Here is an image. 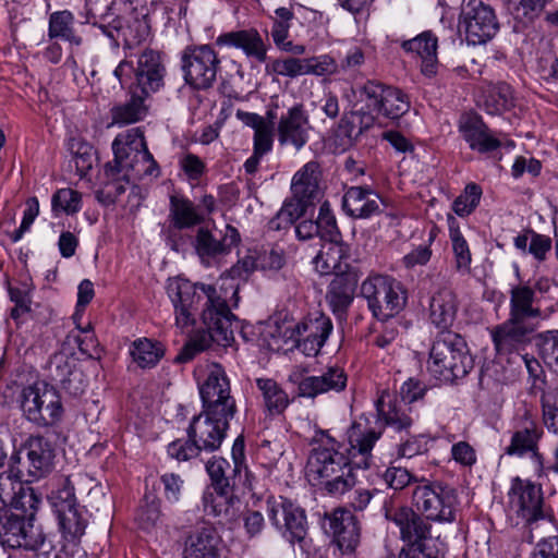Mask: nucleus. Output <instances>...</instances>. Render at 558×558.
Wrapping results in <instances>:
<instances>
[{"mask_svg": "<svg viewBox=\"0 0 558 558\" xmlns=\"http://www.w3.org/2000/svg\"><path fill=\"white\" fill-rule=\"evenodd\" d=\"M167 293L174 310L175 326L185 331L199 316L208 329L213 342L228 347L234 340L239 322L231 313L225 298L213 286L193 283L184 278H172Z\"/></svg>", "mask_w": 558, "mask_h": 558, "instance_id": "nucleus-1", "label": "nucleus"}, {"mask_svg": "<svg viewBox=\"0 0 558 558\" xmlns=\"http://www.w3.org/2000/svg\"><path fill=\"white\" fill-rule=\"evenodd\" d=\"M537 290L546 292L547 281L541 279L534 286L530 280L510 284L508 318L490 331L498 353L518 351L530 342L531 335L537 329L538 320L543 319Z\"/></svg>", "mask_w": 558, "mask_h": 558, "instance_id": "nucleus-2", "label": "nucleus"}, {"mask_svg": "<svg viewBox=\"0 0 558 558\" xmlns=\"http://www.w3.org/2000/svg\"><path fill=\"white\" fill-rule=\"evenodd\" d=\"M473 366L463 338L452 331L440 332L430 348L428 373L440 381L452 383L465 377Z\"/></svg>", "mask_w": 558, "mask_h": 558, "instance_id": "nucleus-3", "label": "nucleus"}, {"mask_svg": "<svg viewBox=\"0 0 558 558\" xmlns=\"http://www.w3.org/2000/svg\"><path fill=\"white\" fill-rule=\"evenodd\" d=\"M112 150L113 163L106 165L108 175L123 170H131L133 180L145 175H159V167L147 148L141 128H132L118 134L112 142Z\"/></svg>", "mask_w": 558, "mask_h": 558, "instance_id": "nucleus-4", "label": "nucleus"}, {"mask_svg": "<svg viewBox=\"0 0 558 558\" xmlns=\"http://www.w3.org/2000/svg\"><path fill=\"white\" fill-rule=\"evenodd\" d=\"M56 514L59 531L66 549L75 551L88 524L86 510L81 507L75 497L74 486L66 477L63 484L49 497Z\"/></svg>", "mask_w": 558, "mask_h": 558, "instance_id": "nucleus-5", "label": "nucleus"}, {"mask_svg": "<svg viewBox=\"0 0 558 558\" xmlns=\"http://www.w3.org/2000/svg\"><path fill=\"white\" fill-rule=\"evenodd\" d=\"M16 401L23 416L38 426H51L62 418L61 397L53 386L45 381L21 387Z\"/></svg>", "mask_w": 558, "mask_h": 558, "instance_id": "nucleus-6", "label": "nucleus"}, {"mask_svg": "<svg viewBox=\"0 0 558 558\" xmlns=\"http://www.w3.org/2000/svg\"><path fill=\"white\" fill-rule=\"evenodd\" d=\"M132 54H126L113 71L114 77L122 87L129 84L144 95L149 96L156 93L163 85L165 66L161 63L160 54L154 50H144L137 57V66L129 60Z\"/></svg>", "mask_w": 558, "mask_h": 558, "instance_id": "nucleus-7", "label": "nucleus"}, {"mask_svg": "<svg viewBox=\"0 0 558 558\" xmlns=\"http://www.w3.org/2000/svg\"><path fill=\"white\" fill-rule=\"evenodd\" d=\"M368 308L378 320L395 318L407 304V290L396 278L387 275L368 277L361 286Z\"/></svg>", "mask_w": 558, "mask_h": 558, "instance_id": "nucleus-8", "label": "nucleus"}, {"mask_svg": "<svg viewBox=\"0 0 558 558\" xmlns=\"http://www.w3.org/2000/svg\"><path fill=\"white\" fill-rule=\"evenodd\" d=\"M413 505L425 519L438 523L456 521L458 495L454 488L439 482L422 481L412 494Z\"/></svg>", "mask_w": 558, "mask_h": 558, "instance_id": "nucleus-9", "label": "nucleus"}, {"mask_svg": "<svg viewBox=\"0 0 558 558\" xmlns=\"http://www.w3.org/2000/svg\"><path fill=\"white\" fill-rule=\"evenodd\" d=\"M233 468H231L228 460L221 457H213L206 463V471L211 480L215 490L219 494L217 499L213 500L210 505V512L215 515H220L222 510L220 508L221 500L226 499L231 486L235 484V478H241L242 471L245 473L244 484L253 489L252 475L247 468L244 465V442L236 439L232 447Z\"/></svg>", "mask_w": 558, "mask_h": 558, "instance_id": "nucleus-10", "label": "nucleus"}, {"mask_svg": "<svg viewBox=\"0 0 558 558\" xmlns=\"http://www.w3.org/2000/svg\"><path fill=\"white\" fill-rule=\"evenodd\" d=\"M0 544L3 548H23L39 554H47L53 548L43 527L23 519L19 513H11L0 520Z\"/></svg>", "mask_w": 558, "mask_h": 558, "instance_id": "nucleus-11", "label": "nucleus"}, {"mask_svg": "<svg viewBox=\"0 0 558 558\" xmlns=\"http://www.w3.org/2000/svg\"><path fill=\"white\" fill-rule=\"evenodd\" d=\"M203 410L213 415L236 413V403L231 396L230 380L225 368L218 363H210L205 368V376L198 383Z\"/></svg>", "mask_w": 558, "mask_h": 558, "instance_id": "nucleus-12", "label": "nucleus"}, {"mask_svg": "<svg viewBox=\"0 0 558 558\" xmlns=\"http://www.w3.org/2000/svg\"><path fill=\"white\" fill-rule=\"evenodd\" d=\"M459 29L464 33L469 45H482L499 31L494 9L483 0H468L462 4Z\"/></svg>", "mask_w": 558, "mask_h": 558, "instance_id": "nucleus-13", "label": "nucleus"}, {"mask_svg": "<svg viewBox=\"0 0 558 558\" xmlns=\"http://www.w3.org/2000/svg\"><path fill=\"white\" fill-rule=\"evenodd\" d=\"M185 82L196 89H206L216 82L220 59L209 45L189 46L182 57Z\"/></svg>", "mask_w": 558, "mask_h": 558, "instance_id": "nucleus-14", "label": "nucleus"}, {"mask_svg": "<svg viewBox=\"0 0 558 558\" xmlns=\"http://www.w3.org/2000/svg\"><path fill=\"white\" fill-rule=\"evenodd\" d=\"M265 73L269 76L295 78L303 75L330 76L338 74V62L330 54L308 58L288 57L266 63Z\"/></svg>", "mask_w": 558, "mask_h": 558, "instance_id": "nucleus-15", "label": "nucleus"}, {"mask_svg": "<svg viewBox=\"0 0 558 558\" xmlns=\"http://www.w3.org/2000/svg\"><path fill=\"white\" fill-rule=\"evenodd\" d=\"M314 447L308 456L306 473L308 477L323 481L351 459L339 451V444L325 430H316L312 438Z\"/></svg>", "mask_w": 558, "mask_h": 558, "instance_id": "nucleus-16", "label": "nucleus"}, {"mask_svg": "<svg viewBox=\"0 0 558 558\" xmlns=\"http://www.w3.org/2000/svg\"><path fill=\"white\" fill-rule=\"evenodd\" d=\"M365 109H373L389 119H398L409 111L410 102L400 89L368 81L360 89Z\"/></svg>", "mask_w": 558, "mask_h": 558, "instance_id": "nucleus-17", "label": "nucleus"}, {"mask_svg": "<svg viewBox=\"0 0 558 558\" xmlns=\"http://www.w3.org/2000/svg\"><path fill=\"white\" fill-rule=\"evenodd\" d=\"M267 513L272 525L290 542H302L307 533L304 510L290 500L279 497L267 500Z\"/></svg>", "mask_w": 558, "mask_h": 558, "instance_id": "nucleus-18", "label": "nucleus"}, {"mask_svg": "<svg viewBox=\"0 0 558 558\" xmlns=\"http://www.w3.org/2000/svg\"><path fill=\"white\" fill-rule=\"evenodd\" d=\"M234 415L223 412L221 415H213L208 410L202 409L198 415L193 416L186 430L187 436L193 437L203 451H216L226 438L230 421Z\"/></svg>", "mask_w": 558, "mask_h": 558, "instance_id": "nucleus-19", "label": "nucleus"}, {"mask_svg": "<svg viewBox=\"0 0 558 558\" xmlns=\"http://www.w3.org/2000/svg\"><path fill=\"white\" fill-rule=\"evenodd\" d=\"M385 518L395 523L400 531L401 539L408 544L430 545L432 525L420 512L403 506L399 508L384 506Z\"/></svg>", "mask_w": 558, "mask_h": 558, "instance_id": "nucleus-20", "label": "nucleus"}, {"mask_svg": "<svg viewBox=\"0 0 558 558\" xmlns=\"http://www.w3.org/2000/svg\"><path fill=\"white\" fill-rule=\"evenodd\" d=\"M240 242L239 231L230 226L226 230L210 231L206 228H199L196 232L193 246L201 262L210 266L216 259L230 253L231 248Z\"/></svg>", "mask_w": 558, "mask_h": 558, "instance_id": "nucleus-21", "label": "nucleus"}, {"mask_svg": "<svg viewBox=\"0 0 558 558\" xmlns=\"http://www.w3.org/2000/svg\"><path fill=\"white\" fill-rule=\"evenodd\" d=\"M332 331V322L325 314L310 313L295 327L296 348L306 356H315Z\"/></svg>", "mask_w": 558, "mask_h": 558, "instance_id": "nucleus-22", "label": "nucleus"}, {"mask_svg": "<svg viewBox=\"0 0 558 558\" xmlns=\"http://www.w3.org/2000/svg\"><path fill=\"white\" fill-rule=\"evenodd\" d=\"M312 125L303 105L296 104L283 112L276 128L277 138L281 146L302 149L308 142Z\"/></svg>", "mask_w": 558, "mask_h": 558, "instance_id": "nucleus-23", "label": "nucleus"}, {"mask_svg": "<svg viewBox=\"0 0 558 558\" xmlns=\"http://www.w3.org/2000/svg\"><path fill=\"white\" fill-rule=\"evenodd\" d=\"M325 530L343 555L353 554L360 544V525L355 517L344 508L335 509L325 515Z\"/></svg>", "mask_w": 558, "mask_h": 558, "instance_id": "nucleus-24", "label": "nucleus"}, {"mask_svg": "<svg viewBox=\"0 0 558 558\" xmlns=\"http://www.w3.org/2000/svg\"><path fill=\"white\" fill-rule=\"evenodd\" d=\"M25 452V468L31 481L47 476L54 468L56 447L41 435L31 436L20 453Z\"/></svg>", "mask_w": 558, "mask_h": 558, "instance_id": "nucleus-25", "label": "nucleus"}, {"mask_svg": "<svg viewBox=\"0 0 558 558\" xmlns=\"http://www.w3.org/2000/svg\"><path fill=\"white\" fill-rule=\"evenodd\" d=\"M459 132L470 148L481 154L496 150L501 145L476 113H465L460 118Z\"/></svg>", "mask_w": 558, "mask_h": 558, "instance_id": "nucleus-26", "label": "nucleus"}, {"mask_svg": "<svg viewBox=\"0 0 558 558\" xmlns=\"http://www.w3.org/2000/svg\"><path fill=\"white\" fill-rule=\"evenodd\" d=\"M216 45L241 49L247 58H253L260 63L267 60V45L255 28L220 34L216 39Z\"/></svg>", "mask_w": 558, "mask_h": 558, "instance_id": "nucleus-27", "label": "nucleus"}, {"mask_svg": "<svg viewBox=\"0 0 558 558\" xmlns=\"http://www.w3.org/2000/svg\"><path fill=\"white\" fill-rule=\"evenodd\" d=\"M347 374L339 366H330L320 375L307 376L300 380L298 393L304 398H315L330 391L340 392L347 386Z\"/></svg>", "mask_w": 558, "mask_h": 558, "instance_id": "nucleus-28", "label": "nucleus"}, {"mask_svg": "<svg viewBox=\"0 0 558 558\" xmlns=\"http://www.w3.org/2000/svg\"><path fill=\"white\" fill-rule=\"evenodd\" d=\"M50 375L72 396H81L87 388L83 371L64 354H56L50 361Z\"/></svg>", "mask_w": 558, "mask_h": 558, "instance_id": "nucleus-29", "label": "nucleus"}, {"mask_svg": "<svg viewBox=\"0 0 558 558\" xmlns=\"http://www.w3.org/2000/svg\"><path fill=\"white\" fill-rule=\"evenodd\" d=\"M184 558H225L220 537L211 526L193 531L185 541Z\"/></svg>", "mask_w": 558, "mask_h": 558, "instance_id": "nucleus-30", "label": "nucleus"}, {"mask_svg": "<svg viewBox=\"0 0 558 558\" xmlns=\"http://www.w3.org/2000/svg\"><path fill=\"white\" fill-rule=\"evenodd\" d=\"M380 197L371 189L363 186L350 187L342 201L344 211L359 219H366L380 213Z\"/></svg>", "mask_w": 558, "mask_h": 558, "instance_id": "nucleus-31", "label": "nucleus"}, {"mask_svg": "<svg viewBox=\"0 0 558 558\" xmlns=\"http://www.w3.org/2000/svg\"><path fill=\"white\" fill-rule=\"evenodd\" d=\"M457 311V296L450 289H439L432 295L429 301V319L441 332L450 331L449 328L453 325Z\"/></svg>", "mask_w": 558, "mask_h": 558, "instance_id": "nucleus-32", "label": "nucleus"}, {"mask_svg": "<svg viewBox=\"0 0 558 558\" xmlns=\"http://www.w3.org/2000/svg\"><path fill=\"white\" fill-rule=\"evenodd\" d=\"M511 504L526 521H534L542 517L541 488L531 483L519 482L513 486Z\"/></svg>", "mask_w": 558, "mask_h": 558, "instance_id": "nucleus-33", "label": "nucleus"}, {"mask_svg": "<svg viewBox=\"0 0 558 558\" xmlns=\"http://www.w3.org/2000/svg\"><path fill=\"white\" fill-rule=\"evenodd\" d=\"M357 283L356 272L349 270L333 277L329 284L326 299L337 315H342L353 301L354 289Z\"/></svg>", "mask_w": 558, "mask_h": 558, "instance_id": "nucleus-34", "label": "nucleus"}, {"mask_svg": "<svg viewBox=\"0 0 558 558\" xmlns=\"http://www.w3.org/2000/svg\"><path fill=\"white\" fill-rule=\"evenodd\" d=\"M377 424L403 430L412 425V418L399 407L393 393L384 390L376 400Z\"/></svg>", "mask_w": 558, "mask_h": 558, "instance_id": "nucleus-35", "label": "nucleus"}, {"mask_svg": "<svg viewBox=\"0 0 558 558\" xmlns=\"http://www.w3.org/2000/svg\"><path fill=\"white\" fill-rule=\"evenodd\" d=\"M404 50L415 52L421 59V70L426 76H433L437 72V38L430 33H423L413 39L402 44Z\"/></svg>", "mask_w": 558, "mask_h": 558, "instance_id": "nucleus-36", "label": "nucleus"}, {"mask_svg": "<svg viewBox=\"0 0 558 558\" xmlns=\"http://www.w3.org/2000/svg\"><path fill=\"white\" fill-rule=\"evenodd\" d=\"M344 248L340 242H329L323 245L322 250L314 257L313 264L315 270L322 275H342L352 270L350 265L343 262Z\"/></svg>", "mask_w": 558, "mask_h": 558, "instance_id": "nucleus-37", "label": "nucleus"}, {"mask_svg": "<svg viewBox=\"0 0 558 558\" xmlns=\"http://www.w3.org/2000/svg\"><path fill=\"white\" fill-rule=\"evenodd\" d=\"M318 169L316 162L310 161L293 175L291 190L294 198L314 203L319 197Z\"/></svg>", "mask_w": 558, "mask_h": 558, "instance_id": "nucleus-38", "label": "nucleus"}, {"mask_svg": "<svg viewBox=\"0 0 558 558\" xmlns=\"http://www.w3.org/2000/svg\"><path fill=\"white\" fill-rule=\"evenodd\" d=\"M256 386L262 395L265 411L270 416L282 414L290 404V398L283 388L271 378H257Z\"/></svg>", "mask_w": 558, "mask_h": 558, "instance_id": "nucleus-39", "label": "nucleus"}, {"mask_svg": "<svg viewBox=\"0 0 558 558\" xmlns=\"http://www.w3.org/2000/svg\"><path fill=\"white\" fill-rule=\"evenodd\" d=\"M40 502V495L33 487L24 486L15 481L14 493L9 499V505L14 510L13 513H19L23 519L35 523V515Z\"/></svg>", "mask_w": 558, "mask_h": 558, "instance_id": "nucleus-40", "label": "nucleus"}, {"mask_svg": "<svg viewBox=\"0 0 558 558\" xmlns=\"http://www.w3.org/2000/svg\"><path fill=\"white\" fill-rule=\"evenodd\" d=\"M74 15L69 10L56 11L49 15L48 37L50 39L60 38L70 45L81 46L82 36L74 31Z\"/></svg>", "mask_w": 558, "mask_h": 558, "instance_id": "nucleus-41", "label": "nucleus"}, {"mask_svg": "<svg viewBox=\"0 0 558 558\" xmlns=\"http://www.w3.org/2000/svg\"><path fill=\"white\" fill-rule=\"evenodd\" d=\"M359 468L356 462L351 460L340 466L338 471H333L322 481L324 489L328 495L339 498L350 488H354L357 484L355 469Z\"/></svg>", "mask_w": 558, "mask_h": 558, "instance_id": "nucleus-42", "label": "nucleus"}, {"mask_svg": "<svg viewBox=\"0 0 558 558\" xmlns=\"http://www.w3.org/2000/svg\"><path fill=\"white\" fill-rule=\"evenodd\" d=\"M106 36L117 41L116 34L121 35L124 40V47L131 48L133 44L140 43L147 35V24L145 21L136 20V28L133 32L132 27L124 26L121 17H116L108 24L94 23ZM118 45V43H116Z\"/></svg>", "mask_w": 558, "mask_h": 558, "instance_id": "nucleus-43", "label": "nucleus"}, {"mask_svg": "<svg viewBox=\"0 0 558 558\" xmlns=\"http://www.w3.org/2000/svg\"><path fill=\"white\" fill-rule=\"evenodd\" d=\"M169 218L177 229L194 227L199 225L204 219L190 199L175 195L170 197Z\"/></svg>", "mask_w": 558, "mask_h": 558, "instance_id": "nucleus-44", "label": "nucleus"}, {"mask_svg": "<svg viewBox=\"0 0 558 558\" xmlns=\"http://www.w3.org/2000/svg\"><path fill=\"white\" fill-rule=\"evenodd\" d=\"M541 435L542 432L534 422H526L522 428L513 433L510 445L506 448V453L519 457L527 452L536 453Z\"/></svg>", "mask_w": 558, "mask_h": 558, "instance_id": "nucleus-45", "label": "nucleus"}, {"mask_svg": "<svg viewBox=\"0 0 558 558\" xmlns=\"http://www.w3.org/2000/svg\"><path fill=\"white\" fill-rule=\"evenodd\" d=\"M131 97L123 104L112 108V121L116 124H131L142 120L146 114V107L144 100L147 95H144L133 88H130Z\"/></svg>", "mask_w": 558, "mask_h": 558, "instance_id": "nucleus-46", "label": "nucleus"}, {"mask_svg": "<svg viewBox=\"0 0 558 558\" xmlns=\"http://www.w3.org/2000/svg\"><path fill=\"white\" fill-rule=\"evenodd\" d=\"M449 238L452 245V252L456 262V269L459 272L466 274L471 269L472 254L470 246L459 225L452 215H448Z\"/></svg>", "mask_w": 558, "mask_h": 558, "instance_id": "nucleus-47", "label": "nucleus"}, {"mask_svg": "<svg viewBox=\"0 0 558 558\" xmlns=\"http://www.w3.org/2000/svg\"><path fill=\"white\" fill-rule=\"evenodd\" d=\"M357 427L356 425L352 426L349 436L350 445L353 451L361 454V460L356 462V465L366 469L369 465L371 451L383 434V427L378 425V428H367L359 434L356 433Z\"/></svg>", "mask_w": 558, "mask_h": 558, "instance_id": "nucleus-48", "label": "nucleus"}, {"mask_svg": "<svg viewBox=\"0 0 558 558\" xmlns=\"http://www.w3.org/2000/svg\"><path fill=\"white\" fill-rule=\"evenodd\" d=\"M130 353L140 367L147 368L157 365L165 350L161 343L143 338L133 342Z\"/></svg>", "mask_w": 558, "mask_h": 558, "instance_id": "nucleus-49", "label": "nucleus"}, {"mask_svg": "<svg viewBox=\"0 0 558 558\" xmlns=\"http://www.w3.org/2000/svg\"><path fill=\"white\" fill-rule=\"evenodd\" d=\"M535 339L544 363L558 373V329L539 332Z\"/></svg>", "mask_w": 558, "mask_h": 558, "instance_id": "nucleus-50", "label": "nucleus"}, {"mask_svg": "<svg viewBox=\"0 0 558 558\" xmlns=\"http://www.w3.org/2000/svg\"><path fill=\"white\" fill-rule=\"evenodd\" d=\"M374 112L376 111L373 109L365 110L364 108H361L342 119V123L348 128V136L350 138H356L363 132L369 130L376 122Z\"/></svg>", "mask_w": 558, "mask_h": 558, "instance_id": "nucleus-51", "label": "nucleus"}, {"mask_svg": "<svg viewBox=\"0 0 558 558\" xmlns=\"http://www.w3.org/2000/svg\"><path fill=\"white\" fill-rule=\"evenodd\" d=\"M487 112L497 114L513 106V93L511 87L506 83H499L489 92L486 101Z\"/></svg>", "mask_w": 558, "mask_h": 558, "instance_id": "nucleus-52", "label": "nucleus"}, {"mask_svg": "<svg viewBox=\"0 0 558 558\" xmlns=\"http://www.w3.org/2000/svg\"><path fill=\"white\" fill-rule=\"evenodd\" d=\"M318 227L319 238L328 242H340V231L338 229L336 217L331 211L328 202H324L319 207L318 217L315 220Z\"/></svg>", "mask_w": 558, "mask_h": 558, "instance_id": "nucleus-53", "label": "nucleus"}, {"mask_svg": "<svg viewBox=\"0 0 558 558\" xmlns=\"http://www.w3.org/2000/svg\"><path fill=\"white\" fill-rule=\"evenodd\" d=\"M551 0H510L509 10L515 20L532 22Z\"/></svg>", "mask_w": 558, "mask_h": 558, "instance_id": "nucleus-54", "label": "nucleus"}, {"mask_svg": "<svg viewBox=\"0 0 558 558\" xmlns=\"http://www.w3.org/2000/svg\"><path fill=\"white\" fill-rule=\"evenodd\" d=\"M202 448L193 437L187 439H175L167 446V453L171 459L179 462L190 461L202 452Z\"/></svg>", "mask_w": 558, "mask_h": 558, "instance_id": "nucleus-55", "label": "nucleus"}, {"mask_svg": "<svg viewBox=\"0 0 558 558\" xmlns=\"http://www.w3.org/2000/svg\"><path fill=\"white\" fill-rule=\"evenodd\" d=\"M481 196L482 190L478 185L474 183L468 184L464 193L454 199L452 205L453 211L460 217L470 215L478 205Z\"/></svg>", "mask_w": 558, "mask_h": 558, "instance_id": "nucleus-56", "label": "nucleus"}, {"mask_svg": "<svg viewBox=\"0 0 558 558\" xmlns=\"http://www.w3.org/2000/svg\"><path fill=\"white\" fill-rule=\"evenodd\" d=\"M267 117L269 120L276 118L272 111L267 112ZM274 146V125L271 121H265L262 125H259L256 130H254L253 136V149L262 153L268 154L271 151Z\"/></svg>", "mask_w": 558, "mask_h": 558, "instance_id": "nucleus-57", "label": "nucleus"}, {"mask_svg": "<svg viewBox=\"0 0 558 558\" xmlns=\"http://www.w3.org/2000/svg\"><path fill=\"white\" fill-rule=\"evenodd\" d=\"M53 211L75 214L81 209V194L72 189H61L52 196Z\"/></svg>", "mask_w": 558, "mask_h": 558, "instance_id": "nucleus-58", "label": "nucleus"}, {"mask_svg": "<svg viewBox=\"0 0 558 558\" xmlns=\"http://www.w3.org/2000/svg\"><path fill=\"white\" fill-rule=\"evenodd\" d=\"M160 517L159 501L155 496L146 495L143 504L140 506L136 513V521L144 530L153 527Z\"/></svg>", "mask_w": 558, "mask_h": 558, "instance_id": "nucleus-59", "label": "nucleus"}, {"mask_svg": "<svg viewBox=\"0 0 558 558\" xmlns=\"http://www.w3.org/2000/svg\"><path fill=\"white\" fill-rule=\"evenodd\" d=\"M381 477L387 486L395 490H401L417 481L407 468L396 464H391L387 468Z\"/></svg>", "mask_w": 558, "mask_h": 558, "instance_id": "nucleus-60", "label": "nucleus"}, {"mask_svg": "<svg viewBox=\"0 0 558 558\" xmlns=\"http://www.w3.org/2000/svg\"><path fill=\"white\" fill-rule=\"evenodd\" d=\"M373 498V493L369 489L354 486L348 489L345 494L339 497L342 502L353 509L354 511H363Z\"/></svg>", "mask_w": 558, "mask_h": 558, "instance_id": "nucleus-61", "label": "nucleus"}, {"mask_svg": "<svg viewBox=\"0 0 558 558\" xmlns=\"http://www.w3.org/2000/svg\"><path fill=\"white\" fill-rule=\"evenodd\" d=\"M104 170L106 171V168ZM129 172H131V170H123L121 172L116 171L114 175H108L105 172V177L107 178L105 191L108 197H110L112 201L125 192L126 184L131 178Z\"/></svg>", "mask_w": 558, "mask_h": 558, "instance_id": "nucleus-62", "label": "nucleus"}, {"mask_svg": "<svg viewBox=\"0 0 558 558\" xmlns=\"http://www.w3.org/2000/svg\"><path fill=\"white\" fill-rule=\"evenodd\" d=\"M209 340L213 341L209 337V333L202 335L198 338L190 340L177 355L175 361L180 363L190 362L195 357L196 354L204 351L208 344Z\"/></svg>", "mask_w": 558, "mask_h": 558, "instance_id": "nucleus-63", "label": "nucleus"}, {"mask_svg": "<svg viewBox=\"0 0 558 558\" xmlns=\"http://www.w3.org/2000/svg\"><path fill=\"white\" fill-rule=\"evenodd\" d=\"M532 558H558V535L539 541L534 548Z\"/></svg>", "mask_w": 558, "mask_h": 558, "instance_id": "nucleus-64", "label": "nucleus"}]
</instances>
